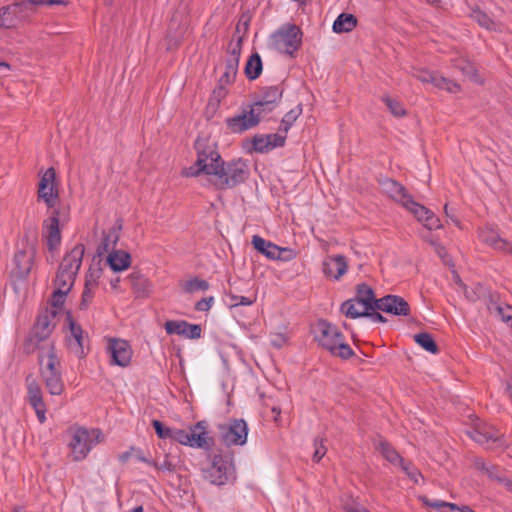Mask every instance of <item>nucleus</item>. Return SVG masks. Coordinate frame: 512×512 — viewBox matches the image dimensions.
<instances>
[{
    "label": "nucleus",
    "instance_id": "obj_1",
    "mask_svg": "<svg viewBox=\"0 0 512 512\" xmlns=\"http://www.w3.org/2000/svg\"><path fill=\"white\" fill-rule=\"evenodd\" d=\"M197 159L182 171L185 177H198L201 174L215 176L214 186L218 190L233 189L244 183L250 175L248 161L243 158L224 161L215 145L207 140L197 139L194 143Z\"/></svg>",
    "mask_w": 512,
    "mask_h": 512
},
{
    "label": "nucleus",
    "instance_id": "obj_2",
    "mask_svg": "<svg viewBox=\"0 0 512 512\" xmlns=\"http://www.w3.org/2000/svg\"><path fill=\"white\" fill-rule=\"evenodd\" d=\"M210 465L203 469V477L211 484L222 486L236 480L234 453L230 449L217 450L208 454Z\"/></svg>",
    "mask_w": 512,
    "mask_h": 512
},
{
    "label": "nucleus",
    "instance_id": "obj_3",
    "mask_svg": "<svg viewBox=\"0 0 512 512\" xmlns=\"http://www.w3.org/2000/svg\"><path fill=\"white\" fill-rule=\"evenodd\" d=\"M303 32L299 26L285 23L274 31L268 41L271 49L295 57V53L302 46Z\"/></svg>",
    "mask_w": 512,
    "mask_h": 512
},
{
    "label": "nucleus",
    "instance_id": "obj_4",
    "mask_svg": "<svg viewBox=\"0 0 512 512\" xmlns=\"http://www.w3.org/2000/svg\"><path fill=\"white\" fill-rule=\"evenodd\" d=\"M379 298H376L373 288L365 282L356 285V293L353 298L345 300L340 306V312L347 318L357 319L352 313L361 312L359 309H354V305H361L363 309H369L374 304L378 303Z\"/></svg>",
    "mask_w": 512,
    "mask_h": 512
},
{
    "label": "nucleus",
    "instance_id": "obj_5",
    "mask_svg": "<svg viewBox=\"0 0 512 512\" xmlns=\"http://www.w3.org/2000/svg\"><path fill=\"white\" fill-rule=\"evenodd\" d=\"M284 93L281 85L264 86L259 89L258 94L254 96V101L250 103L257 112L268 114L274 111L280 104Z\"/></svg>",
    "mask_w": 512,
    "mask_h": 512
},
{
    "label": "nucleus",
    "instance_id": "obj_6",
    "mask_svg": "<svg viewBox=\"0 0 512 512\" xmlns=\"http://www.w3.org/2000/svg\"><path fill=\"white\" fill-rule=\"evenodd\" d=\"M219 431L223 443L229 448L246 444L249 427L244 419L232 418L226 424L219 425Z\"/></svg>",
    "mask_w": 512,
    "mask_h": 512
},
{
    "label": "nucleus",
    "instance_id": "obj_7",
    "mask_svg": "<svg viewBox=\"0 0 512 512\" xmlns=\"http://www.w3.org/2000/svg\"><path fill=\"white\" fill-rule=\"evenodd\" d=\"M92 433L96 434V440H98L101 435V431L99 429H94L92 430ZM96 442L97 441L91 438V434L87 429L82 427L75 429L72 432L71 440L69 442L73 460L81 461L85 459Z\"/></svg>",
    "mask_w": 512,
    "mask_h": 512
},
{
    "label": "nucleus",
    "instance_id": "obj_8",
    "mask_svg": "<svg viewBox=\"0 0 512 512\" xmlns=\"http://www.w3.org/2000/svg\"><path fill=\"white\" fill-rule=\"evenodd\" d=\"M30 13L23 0H15L0 8V28L13 29L27 21Z\"/></svg>",
    "mask_w": 512,
    "mask_h": 512
},
{
    "label": "nucleus",
    "instance_id": "obj_9",
    "mask_svg": "<svg viewBox=\"0 0 512 512\" xmlns=\"http://www.w3.org/2000/svg\"><path fill=\"white\" fill-rule=\"evenodd\" d=\"M56 181V170L49 167L40 177L38 183V200H43L47 208H54L59 199V190Z\"/></svg>",
    "mask_w": 512,
    "mask_h": 512
},
{
    "label": "nucleus",
    "instance_id": "obj_10",
    "mask_svg": "<svg viewBox=\"0 0 512 512\" xmlns=\"http://www.w3.org/2000/svg\"><path fill=\"white\" fill-rule=\"evenodd\" d=\"M248 108V110L243 109L239 115L225 119L226 127L231 133H243L261 122V112H257L251 104Z\"/></svg>",
    "mask_w": 512,
    "mask_h": 512
},
{
    "label": "nucleus",
    "instance_id": "obj_11",
    "mask_svg": "<svg viewBox=\"0 0 512 512\" xmlns=\"http://www.w3.org/2000/svg\"><path fill=\"white\" fill-rule=\"evenodd\" d=\"M378 184L393 201L399 203L406 210H408L415 201L406 187L395 179L381 177L378 179Z\"/></svg>",
    "mask_w": 512,
    "mask_h": 512
},
{
    "label": "nucleus",
    "instance_id": "obj_12",
    "mask_svg": "<svg viewBox=\"0 0 512 512\" xmlns=\"http://www.w3.org/2000/svg\"><path fill=\"white\" fill-rule=\"evenodd\" d=\"M37 249L22 247L18 249L13 257V268L11 274L18 280L24 281L29 276Z\"/></svg>",
    "mask_w": 512,
    "mask_h": 512
},
{
    "label": "nucleus",
    "instance_id": "obj_13",
    "mask_svg": "<svg viewBox=\"0 0 512 512\" xmlns=\"http://www.w3.org/2000/svg\"><path fill=\"white\" fill-rule=\"evenodd\" d=\"M242 43L243 37H239L234 45L230 43L228 48V57L225 61V71L219 78L218 82L229 85L235 81L242 51Z\"/></svg>",
    "mask_w": 512,
    "mask_h": 512
},
{
    "label": "nucleus",
    "instance_id": "obj_14",
    "mask_svg": "<svg viewBox=\"0 0 512 512\" xmlns=\"http://www.w3.org/2000/svg\"><path fill=\"white\" fill-rule=\"evenodd\" d=\"M107 352L110 355V364L127 367L132 358V349L128 341L119 338H109Z\"/></svg>",
    "mask_w": 512,
    "mask_h": 512
},
{
    "label": "nucleus",
    "instance_id": "obj_15",
    "mask_svg": "<svg viewBox=\"0 0 512 512\" xmlns=\"http://www.w3.org/2000/svg\"><path fill=\"white\" fill-rule=\"evenodd\" d=\"M51 216L43 221V237L46 239L48 250L53 252L61 244L60 210L52 208Z\"/></svg>",
    "mask_w": 512,
    "mask_h": 512
},
{
    "label": "nucleus",
    "instance_id": "obj_16",
    "mask_svg": "<svg viewBox=\"0 0 512 512\" xmlns=\"http://www.w3.org/2000/svg\"><path fill=\"white\" fill-rule=\"evenodd\" d=\"M339 338H343V333L334 324L325 319L318 320L315 340L321 347L330 352Z\"/></svg>",
    "mask_w": 512,
    "mask_h": 512
},
{
    "label": "nucleus",
    "instance_id": "obj_17",
    "mask_svg": "<svg viewBox=\"0 0 512 512\" xmlns=\"http://www.w3.org/2000/svg\"><path fill=\"white\" fill-rule=\"evenodd\" d=\"M57 314V310L48 308H45L39 313L30 331L38 341H46L50 337L56 326L54 320Z\"/></svg>",
    "mask_w": 512,
    "mask_h": 512
},
{
    "label": "nucleus",
    "instance_id": "obj_18",
    "mask_svg": "<svg viewBox=\"0 0 512 512\" xmlns=\"http://www.w3.org/2000/svg\"><path fill=\"white\" fill-rule=\"evenodd\" d=\"M208 424L206 421H198L187 431L188 441L186 446L211 451L214 445L213 437L208 436Z\"/></svg>",
    "mask_w": 512,
    "mask_h": 512
},
{
    "label": "nucleus",
    "instance_id": "obj_19",
    "mask_svg": "<svg viewBox=\"0 0 512 512\" xmlns=\"http://www.w3.org/2000/svg\"><path fill=\"white\" fill-rule=\"evenodd\" d=\"M379 303L383 307L382 312L394 316H410L411 308L409 303L399 295L388 294L379 298Z\"/></svg>",
    "mask_w": 512,
    "mask_h": 512
},
{
    "label": "nucleus",
    "instance_id": "obj_20",
    "mask_svg": "<svg viewBox=\"0 0 512 512\" xmlns=\"http://www.w3.org/2000/svg\"><path fill=\"white\" fill-rule=\"evenodd\" d=\"M85 252V246L82 243L76 244L69 252L65 254L58 270L70 273L77 277L82 265Z\"/></svg>",
    "mask_w": 512,
    "mask_h": 512
},
{
    "label": "nucleus",
    "instance_id": "obj_21",
    "mask_svg": "<svg viewBox=\"0 0 512 512\" xmlns=\"http://www.w3.org/2000/svg\"><path fill=\"white\" fill-rule=\"evenodd\" d=\"M408 211L413 214L417 221L423 223L428 230H437L442 228V224L438 216L428 209L426 206L414 201Z\"/></svg>",
    "mask_w": 512,
    "mask_h": 512
},
{
    "label": "nucleus",
    "instance_id": "obj_22",
    "mask_svg": "<svg viewBox=\"0 0 512 512\" xmlns=\"http://www.w3.org/2000/svg\"><path fill=\"white\" fill-rule=\"evenodd\" d=\"M347 270L348 263L344 255L329 256L322 262L323 274L334 280H340Z\"/></svg>",
    "mask_w": 512,
    "mask_h": 512
},
{
    "label": "nucleus",
    "instance_id": "obj_23",
    "mask_svg": "<svg viewBox=\"0 0 512 512\" xmlns=\"http://www.w3.org/2000/svg\"><path fill=\"white\" fill-rule=\"evenodd\" d=\"M47 361L44 364V356L42 353L38 356V364L40 366L39 372L40 376L52 375V374H60L61 370V362L55 352V346L53 342L49 343L48 352H47Z\"/></svg>",
    "mask_w": 512,
    "mask_h": 512
},
{
    "label": "nucleus",
    "instance_id": "obj_24",
    "mask_svg": "<svg viewBox=\"0 0 512 512\" xmlns=\"http://www.w3.org/2000/svg\"><path fill=\"white\" fill-rule=\"evenodd\" d=\"M478 236L482 243L496 250H505L506 246H509V242L501 238L498 232L489 225L479 229Z\"/></svg>",
    "mask_w": 512,
    "mask_h": 512
},
{
    "label": "nucleus",
    "instance_id": "obj_25",
    "mask_svg": "<svg viewBox=\"0 0 512 512\" xmlns=\"http://www.w3.org/2000/svg\"><path fill=\"white\" fill-rule=\"evenodd\" d=\"M100 269H97L94 273L91 272L86 276L84 289L81 295V301L79 304L80 310H87L94 298V288L98 286L97 279L100 277Z\"/></svg>",
    "mask_w": 512,
    "mask_h": 512
},
{
    "label": "nucleus",
    "instance_id": "obj_26",
    "mask_svg": "<svg viewBox=\"0 0 512 512\" xmlns=\"http://www.w3.org/2000/svg\"><path fill=\"white\" fill-rule=\"evenodd\" d=\"M107 264L114 272H122L131 266V255L125 250H113L107 256Z\"/></svg>",
    "mask_w": 512,
    "mask_h": 512
},
{
    "label": "nucleus",
    "instance_id": "obj_27",
    "mask_svg": "<svg viewBox=\"0 0 512 512\" xmlns=\"http://www.w3.org/2000/svg\"><path fill=\"white\" fill-rule=\"evenodd\" d=\"M127 280L130 282L136 298H144L149 295L151 291V283L140 272H132L128 275Z\"/></svg>",
    "mask_w": 512,
    "mask_h": 512
},
{
    "label": "nucleus",
    "instance_id": "obj_28",
    "mask_svg": "<svg viewBox=\"0 0 512 512\" xmlns=\"http://www.w3.org/2000/svg\"><path fill=\"white\" fill-rule=\"evenodd\" d=\"M25 383L27 387V399L29 404L33 407H42L45 404L43 399V393L41 386L33 377L32 374L27 375L25 378Z\"/></svg>",
    "mask_w": 512,
    "mask_h": 512
},
{
    "label": "nucleus",
    "instance_id": "obj_29",
    "mask_svg": "<svg viewBox=\"0 0 512 512\" xmlns=\"http://www.w3.org/2000/svg\"><path fill=\"white\" fill-rule=\"evenodd\" d=\"M253 248L269 260H276L279 246L275 243L264 239L259 235H254L251 240Z\"/></svg>",
    "mask_w": 512,
    "mask_h": 512
},
{
    "label": "nucleus",
    "instance_id": "obj_30",
    "mask_svg": "<svg viewBox=\"0 0 512 512\" xmlns=\"http://www.w3.org/2000/svg\"><path fill=\"white\" fill-rule=\"evenodd\" d=\"M38 226L33 220L25 219L23 223L22 247L37 249Z\"/></svg>",
    "mask_w": 512,
    "mask_h": 512
},
{
    "label": "nucleus",
    "instance_id": "obj_31",
    "mask_svg": "<svg viewBox=\"0 0 512 512\" xmlns=\"http://www.w3.org/2000/svg\"><path fill=\"white\" fill-rule=\"evenodd\" d=\"M357 18L350 13H341L333 22L332 30L334 33H348L351 32L357 26Z\"/></svg>",
    "mask_w": 512,
    "mask_h": 512
},
{
    "label": "nucleus",
    "instance_id": "obj_32",
    "mask_svg": "<svg viewBox=\"0 0 512 512\" xmlns=\"http://www.w3.org/2000/svg\"><path fill=\"white\" fill-rule=\"evenodd\" d=\"M263 70V62L258 52L252 53L245 63L244 74L250 81L260 77Z\"/></svg>",
    "mask_w": 512,
    "mask_h": 512
},
{
    "label": "nucleus",
    "instance_id": "obj_33",
    "mask_svg": "<svg viewBox=\"0 0 512 512\" xmlns=\"http://www.w3.org/2000/svg\"><path fill=\"white\" fill-rule=\"evenodd\" d=\"M471 12L469 17L472 18L477 24L488 30V31H497V25L495 21L483 10L480 9L479 6H473L470 8Z\"/></svg>",
    "mask_w": 512,
    "mask_h": 512
},
{
    "label": "nucleus",
    "instance_id": "obj_34",
    "mask_svg": "<svg viewBox=\"0 0 512 512\" xmlns=\"http://www.w3.org/2000/svg\"><path fill=\"white\" fill-rule=\"evenodd\" d=\"M377 450L392 465L400 466L405 460L396 449L386 440H381L377 445Z\"/></svg>",
    "mask_w": 512,
    "mask_h": 512
},
{
    "label": "nucleus",
    "instance_id": "obj_35",
    "mask_svg": "<svg viewBox=\"0 0 512 512\" xmlns=\"http://www.w3.org/2000/svg\"><path fill=\"white\" fill-rule=\"evenodd\" d=\"M422 503L430 508H434L438 512H463V505L458 506L455 503L446 502L443 500H431L427 496L420 497Z\"/></svg>",
    "mask_w": 512,
    "mask_h": 512
},
{
    "label": "nucleus",
    "instance_id": "obj_36",
    "mask_svg": "<svg viewBox=\"0 0 512 512\" xmlns=\"http://www.w3.org/2000/svg\"><path fill=\"white\" fill-rule=\"evenodd\" d=\"M480 429L487 438L488 448L506 449L509 447L504 434H499L493 427H481Z\"/></svg>",
    "mask_w": 512,
    "mask_h": 512
},
{
    "label": "nucleus",
    "instance_id": "obj_37",
    "mask_svg": "<svg viewBox=\"0 0 512 512\" xmlns=\"http://www.w3.org/2000/svg\"><path fill=\"white\" fill-rule=\"evenodd\" d=\"M46 389L51 395L59 396L65 390V384L63 381L62 373L41 376Z\"/></svg>",
    "mask_w": 512,
    "mask_h": 512
},
{
    "label": "nucleus",
    "instance_id": "obj_38",
    "mask_svg": "<svg viewBox=\"0 0 512 512\" xmlns=\"http://www.w3.org/2000/svg\"><path fill=\"white\" fill-rule=\"evenodd\" d=\"M413 339L417 345L431 354H438L440 352L434 337L428 332L417 333L413 336Z\"/></svg>",
    "mask_w": 512,
    "mask_h": 512
},
{
    "label": "nucleus",
    "instance_id": "obj_39",
    "mask_svg": "<svg viewBox=\"0 0 512 512\" xmlns=\"http://www.w3.org/2000/svg\"><path fill=\"white\" fill-rule=\"evenodd\" d=\"M303 112V105L302 103H299L297 106L289 110L284 117L281 120L280 126H279V132L287 134V132L290 130V128L293 126L295 121L299 118V116Z\"/></svg>",
    "mask_w": 512,
    "mask_h": 512
},
{
    "label": "nucleus",
    "instance_id": "obj_40",
    "mask_svg": "<svg viewBox=\"0 0 512 512\" xmlns=\"http://www.w3.org/2000/svg\"><path fill=\"white\" fill-rule=\"evenodd\" d=\"M381 308H383L380 303L374 304L369 309H363L362 312H355L352 313L355 316H359V318H369L373 322L377 323H386L388 320L386 317H384L379 311H381Z\"/></svg>",
    "mask_w": 512,
    "mask_h": 512
},
{
    "label": "nucleus",
    "instance_id": "obj_41",
    "mask_svg": "<svg viewBox=\"0 0 512 512\" xmlns=\"http://www.w3.org/2000/svg\"><path fill=\"white\" fill-rule=\"evenodd\" d=\"M431 84L435 87L447 90L451 93H456L460 90V86L452 80L445 78L438 73L434 72V76H430Z\"/></svg>",
    "mask_w": 512,
    "mask_h": 512
},
{
    "label": "nucleus",
    "instance_id": "obj_42",
    "mask_svg": "<svg viewBox=\"0 0 512 512\" xmlns=\"http://www.w3.org/2000/svg\"><path fill=\"white\" fill-rule=\"evenodd\" d=\"M210 288V284L207 280L199 277H193L187 280L183 285L185 293L192 294L196 291H206Z\"/></svg>",
    "mask_w": 512,
    "mask_h": 512
},
{
    "label": "nucleus",
    "instance_id": "obj_43",
    "mask_svg": "<svg viewBox=\"0 0 512 512\" xmlns=\"http://www.w3.org/2000/svg\"><path fill=\"white\" fill-rule=\"evenodd\" d=\"M330 353L333 356H337L344 360L350 359L354 355V351L352 350V348L345 342L344 335L343 338H339L337 340V343L334 345Z\"/></svg>",
    "mask_w": 512,
    "mask_h": 512
},
{
    "label": "nucleus",
    "instance_id": "obj_44",
    "mask_svg": "<svg viewBox=\"0 0 512 512\" xmlns=\"http://www.w3.org/2000/svg\"><path fill=\"white\" fill-rule=\"evenodd\" d=\"M382 101L385 103L390 113L395 117H403L407 114L406 109L401 101L392 98L388 95L382 97Z\"/></svg>",
    "mask_w": 512,
    "mask_h": 512
},
{
    "label": "nucleus",
    "instance_id": "obj_45",
    "mask_svg": "<svg viewBox=\"0 0 512 512\" xmlns=\"http://www.w3.org/2000/svg\"><path fill=\"white\" fill-rule=\"evenodd\" d=\"M69 292H70V288H66V289L56 288L53 291L51 298L49 300V304L51 305V307L49 309H55L57 311L61 310L64 306L65 298Z\"/></svg>",
    "mask_w": 512,
    "mask_h": 512
},
{
    "label": "nucleus",
    "instance_id": "obj_46",
    "mask_svg": "<svg viewBox=\"0 0 512 512\" xmlns=\"http://www.w3.org/2000/svg\"><path fill=\"white\" fill-rule=\"evenodd\" d=\"M75 280H76V276H74L70 273L58 270L56 273V277L54 279V284H55L56 288H63V289L70 288V290H71L74 285Z\"/></svg>",
    "mask_w": 512,
    "mask_h": 512
},
{
    "label": "nucleus",
    "instance_id": "obj_47",
    "mask_svg": "<svg viewBox=\"0 0 512 512\" xmlns=\"http://www.w3.org/2000/svg\"><path fill=\"white\" fill-rule=\"evenodd\" d=\"M456 68L459 69L469 79L477 82L479 75L474 64L468 60L461 59L456 63Z\"/></svg>",
    "mask_w": 512,
    "mask_h": 512
},
{
    "label": "nucleus",
    "instance_id": "obj_48",
    "mask_svg": "<svg viewBox=\"0 0 512 512\" xmlns=\"http://www.w3.org/2000/svg\"><path fill=\"white\" fill-rule=\"evenodd\" d=\"M226 296L230 299V308H237L238 306H250L255 303L256 296L253 298L246 296H239L233 293L231 290L225 292Z\"/></svg>",
    "mask_w": 512,
    "mask_h": 512
},
{
    "label": "nucleus",
    "instance_id": "obj_49",
    "mask_svg": "<svg viewBox=\"0 0 512 512\" xmlns=\"http://www.w3.org/2000/svg\"><path fill=\"white\" fill-rule=\"evenodd\" d=\"M481 301L484 302L490 312L495 311L496 307L501 305L499 292L492 290L490 287L487 288Z\"/></svg>",
    "mask_w": 512,
    "mask_h": 512
},
{
    "label": "nucleus",
    "instance_id": "obj_50",
    "mask_svg": "<svg viewBox=\"0 0 512 512\" xmlns=\"http://www.w3.org/2000/svg\"><path fill=\"white\" fill-rule=\"evenodd\" d=\"M287 136L286 134L273 133L267 134V141L265 143V150L271 151L275 148L284 147L286 143Z\"/></svg>",
    "mask_w": 512,
    "mask_h": 512
},
{
    "label": "nucleus",
    "instance_id": "obj_51",
    "mask_svg": "<svg viewBox=\"0 0 512 512\" xmlns=\"http://www.w3.org/2000/svg\"><path fill=\"white\" fill-rule=\"evenodd\" d=\"M84 337L83 334H78L69 339V347L72 352L80 359L86 357V352L84 351Z\"/></svg>",
    "mask_w": 512,
    "mask_h": 512
},
{
    "label": "nucleus",
    "instance_id": "obj_52",
    "mask_svg": "<svg viewBox=\"0 0 512 512\" xmlns=\"http://www.w3.org/2000/svg\"><path fill=\"white\" fill-rule=\"evenodd\" d=\"M399 467L414 483H418L419 477H422L420 470L409 460H404Z\"/></svg>",
    "mask_w": 512,
    "mask_h": 512
},
{
    "label": "nucleus",
    "instance_id": "obj_53",
    "mask_svg": "<svg viewBox=\"0 0 512 512\" xmlns=\"http://www.w3.org/2000/svg\"><path fill=\"white\" fill-rule=\"evenodd\" d=\"M488 286L483 283L477 282L473 285L470 291H466V297L471 302H477L483 299Z\"/></svg>",
    "mask_w": 512,
    "mask_h": 512
},
{
    "label": "nucleus",
    "instance_id": "obj_54",
    "mask_svg": "<svg viewBox=\"0 0 512 512\" xmlns=\"http://www.w3.org/2000/svg\"><path fill=\"white\" fill-rule=\"evenodd\" d=\"M181 336L191 340L199 339L202 336V327L200 324L186 322V325L181 332Z\"/></svg>",
    "mask_w": 512,
    "mask_h": 512
},
{
    "label": "nucleus",
    "instance_id": "obj_55",
    "mask_svg": "<svg viewBox=\"0 0 512 512\" xmlns=\"http://www.w3.org/2000/svg\"><path fill=\"white\" fill-rule=\"evenodd\" d=\"M186 320H167L164 323V329L168 335H179L186 325Z\"/></svg>",
    "mask_w": 512,
    "mask_h": 512
},
{
    "label": "nucleus",
    "instance_id": "obj_56",
    "mask_svg": "<svg viewBox=\"0 0 512 512\" xmlns=\"http://www.w3.org/2000/svg\"><path fill=\"white\" fill-rule=\"evenodd\" d=\"M151 425L154 428L156 435L160 439H170L171 438L173 429L164 425V423L161 422L160 420L153 419L151 422Z\"/></svg>",
    "mask_w": 512,
    "mask_h": 512
},
{
    "label": "nucleus",
    "instance_id": "obj_57",
    "mask_svg": "<svg viewBox=\"0 0 512 512\" xmlns=\"http://www.w3.org/2000/svg\"><path fill=\"white\" fill-rule=\"evenodd\" d=\"M325 441H326V439H324L322 437H316L314 439L315 451L313 453V458L312 459L316 463L320 462V460L325 456V454L327 452V448L324 445Z\"/></svg>",
    "mask_w": 512,
    "mask_h": 512
},
{
    "label": "nucleus",
    "instance_id": "obj_58",
    "mask_svg": "<svg viewBox=\"0 0 512 512\" xmlns=\"http://www.w3.org/2000/svg\"><path fill=\"white\" fill-rule=\"evenodd\" d=\"M41 342L30 332L23 343V352L26 355L32 354L36 349H40L39 344Z\"/></svg>",
    "mask_w": 512,
    "mask_h": 512
},
{
    "label": "nucleus",
    "instance_id": "obj_59",
    "mask_svg": "<svg viewBox=\"0 0 512 512\" xmlns=\"http://www.w3.org/2000/svg\"><path fill=\"white\" fill-rule=\"evenodd\" d=\"M123 222L124 221L122 218H117L114 225L110 228L108 234H106V236H110V240L113 246H115L120 239V233L123 230Z\"/></svg>",
    "mask_w": 512,
    "mask_h": 512
},
{
    "label": "nucleus",
    "instance_id": "obj_60",
    "mask_svg": "<svg viewBox=\"0 0 512 512\" xmlns=\"http://www.w3.org/2000/svg\"><path fill=\"white\" fill-rule=\"evenodd\" d=\"M267 141V134H256L253 136L251 142H252V150L257 153H267L268 150H265V143Z\"/></svg>",
    "mask_w": 512,
    "mask_h": 512
},
{
    "label": "nucleus",
    "instance_id": "obj_61",
    "mask_svg": "<svg viewBox=\"0 0 512 512\" xmlns=\"http://www.w3.org/2000/svg\"><path fill=\"white\" fill-rule=\"evenodd\" d=\"M150 466L154 467L159 471L175 472L176 465L170 460L169 455L166 454L163 462L159 463L154 460L150 463Z\"/></svg>",
    "mask_w": 512,
    "mask_h": 512
},
{
    "label": "nucleus",
    "instance_id": "obj_62",
    "mask_svg": "<svg viewBox=\"0 0 512 512\" xmlns=\"http://www.w3.org/2000/svg\"><path fill=\"white\" fill-rule=\"evenodd\" d=\"M228 91L226 89V85L218 82L217 86L212 91L210 101H214L217 105L227 96Z\"/></svg>",
    "mask_w": 512,
    "mask_h": 512
},
{
    "label": "nucleus",
    "instance_id": "obj_63",
    "mask_svg": "<svg viewBox=\"0 0 512 512\" xmlns=\"http://www.w3.org/2000/svg\"><path fill=\"white\" fill-rule=\"evenodd\" d=\"M276 255H278L276 260L288 262V261L295 259L297 256V253L295 252V250H293L291 248H288V247L283 248V247L279 246V250H278V253H276Z\"/></svg>",
    "mask_w": 512,
    "mask_h": 512
},
{
    "label": "nucleus",
    "instance_id": "obj_64",
    "mask_svg": "<svg viewBox=\"0 0 512 512\" xmlns=\"http://www.w3.org/2000/svg\"><path fill=\"white\" fill-rule=\"evenodd\" d=\"M214 303V297H204L195 303L194 309L200 312H207L211 309Z\"/></svg>",
    "mask_w": 512,
    "mask_h": 512
}]
</instances>
